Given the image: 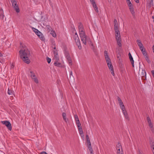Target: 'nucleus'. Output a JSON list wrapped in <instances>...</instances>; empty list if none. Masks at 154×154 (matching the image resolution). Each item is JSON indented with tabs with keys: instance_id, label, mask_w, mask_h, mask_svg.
Wrapping results in <instances>:
<instances>
[{
	"instance_id": "nucleus-53",
	"label": "nucleus",
	"mask_w": 154,
	"mask_h": 154,
	"mask_svg": "<svg viewBox=\"0 0 154 154\" xmlns=\"http://www.w3.org/2000/svg\"><path fill=\"white\" fill-rule=\"evenodd\" d=\"M114 27H116V26H118V24H114Z\"/></svg>"
},
{
	"instance_id": "nucleus-15",
	"label": "nucleus",
	"mask_w": 154,
	"mask_h": 154,
	"mask_svg": "<svg viewBox=\"0 0 154 154\" xmlns=\"http://www.w3.org/2000/svg\"><path fill=\"white\" fill-rule=\"evenodd\" d=\"M62 116L64 121L66 123L67 122L68 119L66 118V115L65 112H63L62 113Z\"/></svg>"
},
{
	"instance_id": "nucleus-38",
	"label": "nucleus",
	"mask_w": 154,
	"mask_h": 154,
	"mask_svg": "<svg viewBox=\"0 0 154 154\" xmlns=\"http://www.w3.org/2000/svg\"><path fill=\"white\" fill-rule=\"evenodd\" d=\"M147 120L148 122V123H149L150 122H151V119L149 117V116H148L147 117Z\"/></svg>"
},
{
	"instance_id": "nucleus-1",
	"label": "nucleus",
	"mask_w": 154,
	"mask_h": 154,
	"mask_svg": "<svg viewBox=\"0 0 154 154\" xmlns=\"http://www.w3.org/2000/svg\"><path fill=\"white\" fill-rule=\"evenodd\" d=\"M78 28L79 36L83 43L86 45L87 42H91L89 37L86 35L83 26L81 22L79 23Z\"/></svg>"
},
{
	"instance_id": "nucleus-44",
	"label": "nucleus",
	"mask_w": 154,
	"mask_h": 154,
	"mask_svg": "<svg viewBox=\"0 0 154 154\" xmlns=\"http://www.w3.org/2000/svg\"><path fill=\"white\" fill-rule=\"evenodd\" d=\"M14 63H12V64H11V69L14 68Z\"/></svg>"
},
{
	"instance_id": "nucleus-17",
	"label": "nucleus",
	"mask_w": 154,
	"mask_h": 154,
	"mask_svg": "<svg viewBox=\"0 0 154 154\" xmlns=\"http://www.w3.org/2000/svg\"><path fill=\"white\" fill-rule=\"evenodd\" d=\"M8 94L10 95H14V91L11 89L8 88Z\"/></svg>"
},
{
	"instance_id": "nucleus-51",
	"label": "nucleus",
	"mask_w": 154,
	"mask_h": 154,
	"mask_svg": "<svg viewBox=\"0 0 154 154\" xmlns=\"http://www.w3.org/2000/svg\"><path fill=\"white\" fill-rule=\"evenodd\" d=\"M74 117H75V119L76 118H77L78 117V116H77V115H75V116H74Z\"/></svg>"
},
{
	"instance_id": "nucleus-9",
	"label": "nucleus",
	"mask_w": 154,
	"mask_h": 154,
	"mask_svg": "<svg viewBox=\"0 0 154 154\" xmlns=\"http://www.w3.org/2000/svg\"><path fill=\"white\" fill-rule=\"evenodd\" d=\"M117 154H122V150L121 146L120 144L119 143L118 145L117 146Z\"/></svg>"
},
{
	"instance_id": "nucleus-57",
	"label": "nucleus",
	"mask_w": 154,
	"mask_h": 154,
	"mask_svg": "<svg viewBox=\"0 0 154 154\" xmlns=\"http://www.w3.org/2000/svg\"><path fill=\"white\" fill-rule=\"evenodd\" d=\"M77 35H78L77 33L76 32H75V35H74V36H77Z\"/></svg>"
},
{
	"instance_id": "nucleus-28",
	"label": "nucleus",
	"mask_w": 154,
	"mask_h": 154,
	"mask_svg": "<svg viewBox=\"0 0 154 154\" xmlns=\"http://www.w3.org/2000/svg\"><path fill=\"white\" fill-rule=\"evenodd\" d=\"M76 123L78 127H79L81 126L80 121L76 122Z\"/></svg>"
},
{
	"instance_id": "nucleus-56",
	"label": "nucleus",
	"mask_w": 154,
	"mask_h": 154,
	"mask_svg": "<svg viewBox=\"0 0 154 154\" xmlns=\"http://www.w3.org/2000/svg\"><path fill=\"white\" fill-rule=\"evenodd\" d=\"M128 56H129V57H131V56H132L131 54V53H129Z\"/></svg>"
},
{
	"instance_id": "nucleus-16",
	"label": "nucleus",
	"mask_w": 154,
	"mask_h": 154,
	"mask_svg": "<svg viewBox=\"0 0 154 154\" xmlns=\"http://www.w3.org/2000/svg\"><path fill=\"white\" fill-rule=\"evenodd\" d=\"M58 67H61L62 70L64 71L65 70V66L64 65L63 63H58Z\"/></svg>"
},
{
	"instance_id": "nucleus-7",
	"label": "nucleus",
	"mask_w": 154,
	"mask_h": 154,
	"mask_svg": "<svg viewBox=\"0 0 154 154\" xmlns=\"http://www.w3.org/2000/svg\"><path fill=\"white\" fill-rule=\"evenodd\" d=\"M117 99L121 109H125V106L121 98L119 97H118Z\"/></svg>"
},
{
	"instance_id": "nucleus-27",
	"label": "nucleus",
	"mask_w": 154,
	"mask_h": 154,
	"mask_svg": "<svg viewBox=\"0 0 154 154\" xmlns=\"http://www.w3.org/2000/svg\"><path fill=\"white\" fill-rule=\"evenodd\" d=\"M50 34L52 35V36L54 37H55L56 36V34L53 31H51Z\"/></svg>"
},
{
	"instance_id": "nucleus-58",
	"label": "nucleus",
	"mask_w": 154,
	"mask_h": 154,
	"mask_svg": "<svg viewBox=\"0 0 154 154\" xmlns=\"http://www.w3.org/2000/svg\"><path fill=\"white\" fill-rule=\"evenodd\" d=\"M73 29V33L74 31H76V30H75V28H74V29Z\"/></svg>"
},
{
	"instance_id": "nucleus-6",
	"label": "nucleus",
	"mask_w": 154,
	"mask_h": 154,
	"mask_svg": "<svg viewBox=\"0 0 154 154\" xmlns=\"http://www.w3.org/2000/svg\"><path fill=\"white\" fill-rule=\"evenodd\" d=\"M2 123L4 125H5L10 131L12 130V127L10 122L7 121H2Z\"/></svg>"
},
{
	"instance_id": "nucleus-4",
	"label": "nucleus",
	"mask_w": 154,
	"mask_h": 154,
	"mask_svg": "<svg viewBox=\"0 0 154 154\" xmlns=\"http://www.w3.org/2000/svg\"><path fill=\"white\" fill-rule=\"evenodd\" d=\"M11 2L14 9L17 13L19 12L20 10L16 0H11Z\"/></svg>"
},
{
	"instance_id": "nucleus-2",
	"label": "nucleus",
	"mask_w": 154,
	"mask_h": 154,
	"mask_svg": "<svg viewBox=\"0 0 154 154\" xmlns=\"http://www.w3.org/2000/svg\"><path fill=\"white\" fill-rule=\"evenodd\" d=\"M20 58L25 63L29 64L30 62V60L29 57L30 56L29 51L26 47H23L19 51Z\"/></svg>"
},
{
	"instance_id": "nucleus-63",
	"label": "nucleus",
	"mask_w": 154,
	"mask_h": 154,
	"mask_svg": "<svg viewBox=\"0 0 154 154\" xmlns=\"http://www.w3.org/2000/svg\"><path fill=\"white\" fill-rule=\"evenodd\" d=\"M2 55V54L0 53V56H1Z\"/></svg>"
},
{
	"instance_id": "nucleus-11",
	"label": "nucleus",
	"mask_w": 154,
	"mask_h": 154,
	"mask_svg": "<svg viewBox=\"0 0 154 154\" xmlns=\"http://www.w3.org/2000/svg\"><path fill=\"white\" fill-rule=\"evenodd\" d=\"M115 32V37L116 40L121 39V36L120 35L119 31H116Z\"/></svg>"
},
{
	"instance_id": "nucleus-62",
	"label": "nucleus",
	"mask_w": 154,
	"mask_h": 154,
	"mask_svg": "<svg viewBox=\"0 0 154 154\" xmlns=\"http://www.w3.org/2000/svg\"><path fill=\"white\" fill-rule=\"evenodd\" d=\"M139 154H142L140 152Z\"/></svg>"
},
{
	"instance_id": "nucleus-10",
	"label": "nucleus",
	"mask_w": 154,
	"mask_h": 154,
	"mask_svg": "<svg viewBox=\"0 0 154 154\" xmlns=\"http://www.w3.org/2000/svg\"><path fill=\"white\" fill-rule=\"evenodd\" d=\"M36 34L37 35L42 41H44L45 40V38L44 36L43 35L42 32L40 31H39Z\"/></svg>"
},
{
	"instance_id": "nucleus-41",
	"label": "nucleus",
	"mask_w": 154,
	"mask_h": 154,
	"mask_svg": "<svg viewBox=\"0 0 154 154\" xmlns=\"http://www.w3.org/2000/svg\"><path fill=\"white\" fill-rule=\"evenodd\" d=\"M79 132L83 131L82 126L79 127H78Z\"/></svg>"
},
{
	"instance_id": "nucleus-32",
	"label": "nucleus",
	"mask_w": 154,
	"mask_h": 154,
	"mask_svg": "<svg viewBox=\"0 0 154 154\" xmlns=\"http://www.w3.org/2000/svg\"><path fill=\"white\" fill-rule=\"evenodd\" d=\"M53 51L54 52V57H55V58H56V59H57V54L55 51L53 50Z\"/></svg>"
},
{
	"instance_id": "nucleus-30",
	"label": "nucleus",
	"mask_w": 154,
	"mask_h": 154,
	"mask_svg": "<svg viewBox=\"0 0 154 154\" xmlns=\"http://www.w3.org/2000/svg\"><path fill=\"white\" fill-rule=\"evenodd\" d=\"M32 29L33 30V31L35 32V33L36 34H37V33L38 32V31H39V30L34 28H33V27H32Z\"/></svg>"
},
{
	"instance_id": "nucleus-18",
	"label": "nucleus",
	"mask_w": 154,
	"mask_h": 154,
	"mask_svg": "<svg viewBox=\"0 0 154 154\" xmlns=\"http://www.w3.org/2000/svg\"><path fill=\"white\" fill-rule=\"evenodd\" d=\"M92 5L93 6V8H94V10L96 12H98V8L97 6V5H96V2H93V4Z\"/></svg>"
},
{
	"instance_id": "nucleus-47",
	"label": "nucleus",
	"mask_w": 154,
	"mask_h": 154,
	"mask_svg": "<svg viewBox=\"0 0 154 154\" xmlns=\"http://www.w3.org/2000/svg\"><path fill=\"white\" fill-rule=\"evenodd\" d=\"M40 154H48L46 152H41Z\"/></svg>"
},
{
	"instance_id": "nucleus-35",
	"label": "nucleus",
	"mask_w": 154,
	"mask_h": 154,
	"mask_svg": "<svg viewBox=\"0 0 154 154\" xmlns=\"http://www.w3.org/2000/svg\"><path fill=\"white\" fill-rule=\"evenodd\" d=\"M87 141L88 144V146H91V144L90 139H88V140H87Z\"/></svg>"
},
{
	"instance_id": "nucleus-60",
	"label": "nucleus",
	"mask_w": 154,
	"mask_h": 154,
	"mask_svg": "<svg viewBox=\"0 0 154 154\" xmlns=\"http://www.w3.org/2000/svg\"><path fill=\"white\" fill-rule=\"evenodd\" d=\"M152 152H153V153L154 154V149H152Z\"/></svg>"
},
{
	"instance_id": "nucleus-8",
	"label": "nucleus",
	"mask_w": 154,
	"mask_h": 154,
	"mask_svg": "<svg viewBox=\"0 0 154 154\" xmlns=\"http://www.w3.org/2000/svg\"><path fill=\"white\" fill-rule=\"evenodd\" d=\"M30 72L31 74V76L32 78L34 80V81L35 83H36L37 84L38 83V80L37 78H36V76H35V74L33 73L31 71H30Z\"/></svg>"
},
{
	"instance_id": "nucleus-19",
	"label": "nucleus",
	"mask_w": 154,
	"mask_h": 154,
	"mask_svg": "<svg viewBox=\"0 0 154 154\" xmlns=\"http://www.w3.org/2000/svg\"><path fill=\"white\" fill-rule=\"evenodd\" d=\"M66 57L68 61V63L69 64L71 65H72V61L71 58L70 57V56Z\"/></svg>"
},
{
	"instance_id": "nucleus-5",
	"label": "nucleus",
	"mask_w": 154,
	"mask_h": 154,
	"mask_svg": "<svg viewBox=\"0 0 154 154\" xmlns=\"http://www.w3.org/2000/svg\"><path fill=\"white\" fill-rule=\"evenodd\" d=\"M74 39L77 45L78 46L79 49L80 50L81 49H82V46L78 36H74Z\"/></svg>"
},
{
	"instance_id": "nucleus-3",
	"label": "nucleus",
	"mask_w": 154,
	"mask_h": 154,
	"mask_svg": "<svg viewBox=\"0 0 154 154\" xmlns=\"http://www.w3.org/2000/svg\"><path fill=\"white\" fill-rule=\"evenodd\" d=\"M104 54L105 56V57L106 60L107 64L113 76H114L115 73L113 68V66L111 63L110 60V59L109 56L107 52V51H104Z\"/></svg>"
},
{
	"instance_id": "nucleus-50",
	"label": "nucleus",
	"mask_w": 154,
	"mask_h": 154,
	"mask_svg": "<svg viewBox=\"0 0 154 154\" xmlns=\"http://www.w3.org/2000/svg\"><path fill=\"white\" fill-rule=\"evenodd\" d=\"M137 3H139V0H134Z\"/></svg>"
},
{
	"instance_id": "nucleus-48",
	"label": "nucleus",
	"mask_w": 154,
	"mask_h": 154,
	"mask_svg": "<svg viewBox=\"0 0 154 154\" xmlns=\"http://www.w3.org/2000/svg\"><path fill=\"white\" fill-rule=\"evenodd\" d=\"M75 119V120L76 122L79 121V118L78 117L77 118H76Z\"/></svg>"
},
{
	"instance_id": "nucleus-46",
	"label": "nucleus",
	"mask_w": 154,
	"mask_h": 154,
	"mask_svg": "<svg viewBox=\"0 0 154 154\" xmlns=\"http://www.w3.org/2000/svg\"><path fill=\"white\" fill-rule=\"evenodd\" d=\"M86 138L87 139V140H88V139H90L89 138L88 135H87V134L86 135Z\"/></svg>"
},
{
	"instance_id": "nucleus-31",
	"label": "nucleus",
	"mask_w": 154,
	"mask_h": 154,
	"mask_svg": "<svg viewBox=\"0 0 154 154\" xmlns=\"http://www.w3.org/2000/svg\"><path fill=\"white\" fill-rule=\"evenodd\" d=\"M65 55L66 57L69 56V52L67 51H65Z\"/></svg>"
},
{
	"instance_id": "nucleus-22",
	"label": "nucleus",
	"mask_w": 154,
	"mask_h": 154,
	"mask_svg": "<svg viewBox=\"0 0 154 154\" xmlns=\"http://www.w3.org/2000/svg\"><path fill=\"white\" fill-rule=\"evenodd\" d=\"M130 60L131 62V63L133 67H134V60H133V57L132 56L129 57Z\"/></svg>"
},
{
	"instance_id": "nucleus-54",
	"label": "nucleus",
	"mask_w": 154,
	"mask_h": 154,
	"mask_svg": "<svg viewBox=\"0 0 154 154\" xmlns=\"http://www.w3.org/2000/svg\"><path fill=\"white\" fill-rule=\"evenodd\" d=\"M72 71H71L70 72V75H72Z\"/></svg>"
},
{
	"instance_id": "nucleus-13",
	"label": "nucleus",
	"mask_w": 154,
	"mask_h": 154,
	"mask_svg": "<svg viewBox=\"0 0 154 154\" xmlns=\"http://www.w3.org/2000/svg\"><path fill=\"white\" fill-rule=\"evenodd\" d=\"M122 110L125 118L127 119H129V117L125 108V109H122Z\"/></svg>"
},
{
	"instance_id": "nucleus-45",
	"label": "nucleus",
	"mask_w": 154,
	"mask_h": 154,
	"mask_svg": "<svg viewBox=\"0 0 154 154\" xmlns=\"http://www.w3.org/2000/svg\"><path fill=\"white\" fill-rule=\"evenodd\" d=\"M90 1L92 5L93 4V2H95L94 0H90Z\"/></svg>"
},
{
	"instance_id": "nucleus-40",
	"label": "nucleus",
	"mask_w": 154,
	"mask_h": 154,
	"mask_svg": "<svg viewBox=\"0 0 154 154\" xmlns=\"http://www.w3.org/2000/svg\"><path fill=\"white\" fill-rule=\"evenodd\" d=\"M140 49L141 50L142 52V51H143L144 50H145V49L143 46L141 47V48H140Z\"/></svg>"
},
{
	"instance_id": "nucleus-14",
	"label": "nucleus",
	"mask_w": 154,
	"mask_h": 154,
	"mask_svg": "<svg viewBox=\"0 0 154 154\" xmlns=\"http://www.w3.org/2000/svg\"><path fill=\"white\" fill-rule=\"evenodd\" d=\"M130 10L133 16H135V12L134 11L133 5L129 6Z\"/></svg>"
},
{
	"instance_id": "nucleus-23",
	"label": "nucleus",
	"mask_w": 154,
	"mask_h": 154,
	"mask_svg": "<svg viewBox=\"0 0 154 154\" xmlns=\"http://www.w3.org/2000/svg\"><path fill=\"white\" fill-rule=\"evenodd\" d=\"M117 42L118 45L119 47H121L122 46V45L121 43V39H119L116 40Z\"/></svg>"
},
{
	"instance_id": "nucleus-59",
	"label": "nucleus",
	"mask_w": 154,
	"mask_h": 154,
	"mask_svg": "<svg viewBox=\"0 0 154 154\" xmlns=\"http://www.w3.org/2000/svg\"><path fill=\"white\" fill-rule=\"evenodd\" d=\"M52 48H53V49H54V50H55V49H56V47H55V46H54V47H52Z\"/></svg>"
},
{
	"instance_id": "nucleus-39",
	"label": "nucleus",
	"mask_w": 154,
	"mask_h": 154,
	"mask_svg": "<svg viewBox=\"0 0 154 154\" xmlns=\"http://www.w3.org/2000/svg\"><path fill=\"white\" fill-rule=\"evenodd\" d=\"M114 29L115 32L116 31H118V32L119 31L118 26L114 27Z\"/></svg>"
},
{
	"instance_id": "nucleus-43",
	"label": "nucleus",
	"mask_w": 154,
	"mask_h": 154,
	"mask_svg": "<svg viewBox=\"0 0 154 154\" xmlns=\"http://www.w3.org/2000/svg\"><path fill=\"white\" fill-rule=\"evenodd\" d=\"M54 64L55 66H58L57 61H55L54 63Z\"/></svg>"
},
{
	"instance_id": "nucleus-36",
	"label": "nucleus",
	"mask_w": 154,
	"mask_h": 154,
	"mask_svg": "<svg viewBox=\"0 0 154 154\" xmlns=\"http://www.w3.org/2000/svg\"><path fill=\"white\" fill-rule=\"evenodd\" d=\"M145 59L146 60V61L148 62V63H150V61L149 60L148 57L146 55V56L145 57Z\"/></svg>"
},
{
	"instance_id": "nucleus-20",
	"label": "nucleus",
	"mask_w": 154,
	"mask_h": 154,
	"mask_svg": "<svg viewBox=\"0 0 154 154\" xmlns=\"http://www.w3.org/2000/svg\"><path fill=\"white\" fill-rule=\"evenodd\" d=\"M137 42L140 48L143 46V44L139 40L137 39Z\"/></svg>"
},
{
	"instance_id": "nucleus-33",
	"label": "nucleus",
	"mask_w": 154,
	"mask_h": 154,
	"mask_svg": "<svg viewBox=\"0 0 154 154\" xmlns=\"http://www.w3.org/2000/svg\"><path fill=\"white\" fill-rule=\"evenodd\" d=\"M46 60L47 61V62L48 63H49L51 61V59L50 58H49V57H46Z\"/></svg>"
},
{
	"instance_id": "nucleus-24",
	"label": "nucleus",
	"mask_w": 154,
	"mask_h": 154,
	"mask_svg": "<svg viewBox=\"0 0 154 154\" xmlns=\"http://www.w3.org/2000/svg\"><path fill=\"white\" fill-rule=\"evenodd\" d=\"M150 146L152 148V149H154V142L152 141L150 142Z\"/></svg>"
},
{
	"instance_id": "nucleus-37",
	"label": "nucleus",
	"mask_w": 154,
	"mask_h": 154,
	"mask_svg": "<svg viewBox=\"0 0 154 154\" xmlns=\"http://www.w3.org/2000/svg\"><path fill=\"white\" fill-rule=\"evenodd\" d=\"M149 125V127L151 128V130H153L154 129L153 128V125L152 123H151V122H150L149 123H148Z\"/></svg>"
},
{
	"instance_id": "nucleus-29",
	"label": "nucleus",
	"mask_w": 154,
	"mask_h": 154,
	"mask_svg": "<svg viewBox=\"0 0 154 154\" xmlns=\"http://www.w3.org/2000/svg\"><path fill=\"white\" fill-rule=\"evenodd\" d=\"M127 2L128 5V6H130L132 5V4H131V1L130 0H126Z\"/></svg>"
},
{
	"instance_id": "nucleus-42",
	"label": "nucleus",
	"mask_w": 154,
	"mask_h": 154,
	"mask_svg": "<svg viewBox=\"0 0 154 154\" xmlns=\"http://www.w3.org/2000/svg\"><path fill=\"white\" fill-rule=\"evenodd\" d=\"M113 24L114 25L118 24L117 20L116 19H115L113 21Z\"/></svg>"
},
{
	"instance_id": "nucleus-25",
	"label": "nucleus",
	"mask_w": 154,
	"mask_h": 154,
	"mask_svg": "<svg viewBox=\"0 0 154 154\" xmlns=\"http://www.w3.org/2000/svg\"><path fill=\"white\" fill-rule=\"evenodd\" d=\"M149 4L150 7L153 6V0H149Z\"/></svg>"
},
{
	"instance_id": "nucleus-61",
	"label": "nucleus",
	"mask_w": 154,
	"mask_h": 154,
	"mask_svg": "<svg viewBox=\"0 0 154 154\" xmlns=\"http://www.w3.org/2000/svg\"><path fill=\"white\" fill-rule=\"evenodd\" d=\"M152 19H154V17L153 16H152Z\"/></svg>"
},
{
	"instance_id": "nucleus-26",
	"label": "nucleus",
	"mask_w": 154,
	"mask_h": 154,
	"mask_svg": "<svg viewBox=\"0 0 154 154\" xmlns=\"http://www.w3.org/2000/svg\"><path fill=\"white\" fill-rule=\"evenodd\" d=\"M88 147L90 153L91 154H92L93 152V150L92 149V147L91 146H88Z\"/></svg>"
},
{
	"instance_id": "nucleus-34",
	"label": "nucleus",
	"mask_w": 154,
	"mask_h": 154,
	"mask_svg": "<svg viewBox=\"0 0 154 154\" xmlns=\"http://www.w3.org/2000/svg\"><path fill=\"white\" fill-rule=\"evenodd\" d=\"M142 53L144 57H146V55H147V53L145 50H144L143 51H142Z\"/></svg>"
},
{
	"instance_id": "nucleus-49",
	"label": "nucleus",
	"mask_w": 154,
	"mask_h": 154,
	"mask_svg": "<svg viewBox=\"0 0 154 154\" xmlns=\"http://www.w3.org/2000/svg\"><path fill=\"white\" fill-rule=\"evenodd\" d=\"M79 133L80 134H83V131H80L79 132Z\"/></svg>"
},
{
	"instance_id": "nucleus-52",
	"label": "nucleus",
	"mask_w": 154,
	"mask_h": 154,
	"mask_svg": "<svg viewBox=\"0 0 154 154\" xmlns=\"http://www.w3.org/2000/svg\"><path fill=\"white\" fill-rule=\"evenodd\" d=\"M80 135L82 137H84V135L83 134H80Z\"/></svg>"
},
{
	"instance_id": "nucleus-55",
	"label": "nucleus",
	"mask_w": 154,
	"mask_h": 154,
	"mask_svg": "<svg viewBox=\"0 0 154 154\" xmlns=\"http://www.w3.org/2000/svg\"><path fill=\"white\" fill-rule=\"evenodd\" d=\"M152 50H153V52H154V45H153V46H152Z\"/></svg>"
},
{
	"instance_id": "nucleus-12",
	"label": "nucleus",
	"mask_w": 154,
	"mask_h": 154,
	"mask_svg": "<svg viewBox=\"0 0 154 154\" xmlns=\"http://www.w3.org/2000/svg\"><path fill=\"white\" fill-rule=\"evenodd\" d=\"M4 15L3 11L2 8H0V19H3Z\"/></svg>"
},
{
	"instance_id": "nucleus-21",
	"label": "nucleus",
	"mask_w": 154,
	"mask_h": 154,
	"mask_svg": "<svg viewBox=\"0 0 154 154\" xmlns=\"http://www.w3.org/2000/svg\"><path fill=\"white\" fill-rule=\"evenodd\" d=\"M142 79H143V77L145 78H146V73L145 71V70H142Z\"/></svg>"
},
{
	"instance_id": "nucleus-64",
	"label": "nucleus",
	"mask_w": 154,
	"mask_h": 154,
	"mask_svg": "<svg viewBox=\"0 0 154 154\" xmlns=\"http://www.w3.org/2000/svg\"><path fill=\"white\" fill-rule=\"evenodd\" d=\"M58 85H59V81H58Z\"/></svg>"
}]
</instances>
